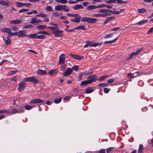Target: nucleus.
Masks as SVG:
<instances>
[{"mask_svg": "<svg viewBox=\"0 0 153 153\" xmlns=\"http://www.w3.org/2000/svg\"><path fill=\"white\" fill-rule=\"evenodd\" d=\"M23 80L25 82H32L34 83H39L40 82V81L35 76H32L24 78Z\"/></svg>", "mask_w": 153, "mask_h": 153, "instance_id": "nucleus-1", "label": "nucleus"}, {"mask_svg": "<svg viewBox=\"0 0 153 153\" xmlns=\"http://www.w3.org/2000/svg\"><path fill=\"white\" fill-rule=\"evenodd\" d=\"M101 45L102 44L101 43H94L90 42L89 41H86V44L84 46V47L86 48L89 46L96 47L97 46H101Z\"/></svg>", "mask_w": 153, "mask_h": 153, "instance_id": "nucleus-2", "label": "nucleus"}, {"mask_svg": "<svg viewBox=\"0 0 153 153\" xmlns=\"http://www.w3.org/2000/svg\"><path fill=\"white\" fill-rule=\"evenodd\" d=\"M83 22H87L90 23H94L97 20V19L95 18H91L87 17L82 18L81 20Z\"/></svg>", "mask_w": 153, "mask_h": 153, "instance_id": "nucleus-3", "label": "nucleus"}, {"mask_svg": "<svg viewBox=\"0 0 153 153\" xmlns=\"http://www.w3.org/2000/svg\"><path fill=\"white\" fill-rule=\"evenodd\" d=\"M26 83L22 80L19 84L18 90L20 91H23L26 87Z\"/></svg>", "mask_w": 153, "mask_h": 153, "instance_id": "nucleus-4", "label": "nucleus"}, {"mask_svg": "<svg viewBox=\"0 0 153 153\" xmlns=\"http://www.w3.org/2000/svg\"><path fill=\"white\" fill-rule=\"evenodd\" d=\"M41 22H42V20L38 19L36 17H34L31 19L30 23L31 24L36 25L38 23Z\"/></svg>", "mask_w": 153, "mask_h": 153, "instance_id": "nucleus-5", "label": "nucleus"}, {"mask_svg": "<svg viewBox=\"0 0 153 153\" xmlns=\"http://www.w3.org/2000/svg\"><path fill=\"white\" fill-rule=\"evenodd\" d=\"M87 79L90 81V82L91 83L93 82L97 81V77L96 75L92 74L88 76Z\"/></svg>", "mask_w": 153, "mask_h": 153, "instance_id": "nucleus-6", "label": "nucleus"}, {"mask_svg": "<svg viewBox=\"0 0 153 153\" xmlns=\"http://www.w3.org/2000/svg\"><path fill=\"white\" fill-rule=\"evenodd\" d=\"M27 33L26 30H19L17 32V36L19 37L26 36L28 37V35H26Z\"/></svg>", "mask_w": 153, "mask_h": 153, "instance_id": "nucleus-7", "label": "nucleus"}, {"mask_svg": "<svg viewBox=\"0 0 153 153\" xmlns=\"http://www.w3.org/2000/svg\"><path fill=\"white\" fill-rule=\"evenodd\" d=\"M65 57L64 54H61L59 56V64H61L65 63Z\"/></svg>", "mask_w": 153, "mask_h": 153, "instance_id": "nucleus-8", "label": "nucleus"}, {"mask_svg": "<svg viewBox=\"0 0 153 153\" xmlns=\"http://www.w3.org/2000/svg\"><path fill=\"white\" fill-rule=\"evenodd\" d=\"M43 100L39 99H35L32 100L30 102V104L40 103L43 102Z\"/></svg>", "mask_w": 153, "mask_h": 153, "instance_id": "nucleus-9", "label": "nucleus"}, {"mask_svg": "<svg viewBox=\"0 0 153 153\" xmlns=\"http://www.w3.org/2000/svg\"><path fill=\"white\" fill-rule=\"evenodd\" d=\"M142 50V49H138L136 52H133L130 54L129 56L127 58V60H128L129 59H130L132 58L134 56H136Z\"/></svg>", "mask_w": 153, "mask_h": 153, "instance_id": "nucleus-10", "label": "nucleus"}, {"mask_svg": "<svg viewBox=\"0 0 153 153\" xmlns=\"http://www.w3.org/2000/svg\"><path fill=\"white\" fill-rule=\"evenodd\" d=\"M69 55L74 59L77 60H80L84 59L83 57L81 56L76 55L72 53L69 54Z\"/></svg>", "mask_w": 153, "mask_h": 153, "instance_id": "nucleus-11", "label": "nucleus"}, {"mask_svg": "<svg viewBox=\"0 0 153 153\" xmlns=\"http://www.w3.org/2000/svg\"><path fill=\"white\" fill-rule=\"evenodd\" d=\"M72 73V68H68L67 70L63 74V75L65 76H67Z\"/></svg>", "mask_w": 153, "mask_h": 153, "instance_id": "nucleus-12", "label": "nucleus"}, {"mask_svg": "<svg viewBox=\"0 0 153 153\" xmlns=\"http://www.w3.org/2000/svg\"><path fill=\"white\" fill-rule=\"evenodd\" d=\"M0 31L3 33H8V35L10 32H11V30L9 28H3L0 29Z\"/></svg>", "mask_w": 153, "mask_h": 153, "instance_id": "nucleus-13", "label": "nucleus"}, {"mask_svg": "<svg viewBox=\"0 0 153 153\" xmlns=\"http://www.w3.org/2000/svg\"><path fill=\"white\" fill-rule=\"evenodd\" d=\"M63 32V31L61 30H58L55 31L53 33L55 37H61L62 35V33Z\"/></svg>", "mask_w": 153, "mask_h": 153, "instance_id": "nucleus-14", "label": "nucleus"}, {"mask_svg": "<svg viewBox=\"0 0 153 153\" xmlns=\"http://www.w3.org/2000/svg\"><path fill=\"white\" fill-rule=\"evenodd\" d=\"M23 21L20 19L13 20L10 21V24H17L22 23Z\"/></svg>", "mask_w": 153, "mask_h": 153, "instance_id": "nucleus-15", "label": "nucleus"}, {"mask_svg": "<svg viewBox=\"0 0 153 153\" xmlns=\"http://www.w3.org/2000/svg\"><path fill=\"white\" fill-rule=\"evenodd\" d=\"M0 4L4 6H9L11 5V2L10 1L6 2L4 0H0Z\"/></svg>", "mask_w": 153, "mask_h": 153, "instance_id": "nucleus-16", "label": "nucleus"}, {"mask_svg": "<svg viewBox=\"0 0 153 153\" xmlns=\"http://www.w3.org/2000/svg\"><path fill=\"white\" fill-rule=\"evenodd\" d=\"M83 8L82 5L81 4H77L72 7V8L74 10H77L79 9H82Z\"/></svg>", "mask_w": 153, "mask_h": 153, "instance_id": "nucleus-17", "label": "nucleus"}, {"mask_svg": "<svg viewBox=\"0 0 153 153\" xmlns=\"http://www.w3.org/2000/svg\"><path fill=\"white\" fill-rule=\"evenodd\" d=\"M57 72L58 71L56 69H52L50 70L48 73L51 76H53L56 74Z\"/></svg>", "mask_w": 153, "mask_h": 153, "instance_id": "nucleus-18", "label": "nucleus"}, {"mask_svg": "<svg viewBox=\"0 0 153 153\" xmlns=\"http://www.w3.org/2000/svg\"><path fill=\"white\" fill-rule=\"evenodd\" d=\"M64 5H59L56 6L55 7V10L56 11H61L63 10Z\"/></svg>", "mask_w": 153, "mask_h": 153, "instance_id": "nucleus-19", "label": "nucleus"}, {"mask_svg": "<svg viewBox=\"0 0 153 153\" xmlns=\"http://www.w3.org/2000/svg\"><path fill=\"white\" fill-rule=\"evenodd\" d=\"M37 74L40 75H45L47 74V71L45 70L39 69L37 71Z\"/></svg>", "mask_w": 153, "mask_h": 153, "instance_id": "nucleus-20", "label": "nucleus"}, {"mask_svg": "<svg viewBox=\"0 0 153 153\" xmlns=\"http://www.w3.org/2000/svg\"><path fill=\"white\" fill-rule=\"evenodd\" d=\"M96 9H97L96 5H89L86 8L87 10H92Z\"/></svg>", "mask_w": 153, "mask_h": 153, "instance_id": "nucleus-21", "label": "nucleus"}, {"mask_svg": "<svg viewBox=\"0 0 153 153\" xmlns=\"http://www.w3.org/2000/svg\"><path fill=\"white\" fill-rule=\"evenodd\" d=\"M80 16H78V17L77 18H75L74 19H71V21L72 22L79 23L80 21Z\"/></svg>", "mask_w": 153, "mask_h": 153, "instance_id": "nucleus-22", "label": "nucleus"}, {"mask_svg": "<svg viewBox=\"0 0 153 153\" xmlns=\"http://www.w3.org/2000/svg\"><path fill=\"white\" fill-rule=\"evenodd\" d=\"M94 91V90L91 88L90 87H88L85 89V93L86 94H89L92 93Z\"/></svg>", "mask_w": 153, "mask_h": 153, "instance_id": "nucleus-23", "label": "nucleus"}, {"mask_svg": "<svg viewBox=\"0 0 153 153\" xmlns=\"http://www.w3.org/2000/svg\"><path fill=\"white\" fill-rule=\"evenodd\" d=\"M98 12L100 13L106 14V13L108 12L110 13V10H109L108 9H102L99 10Z\"/></svg>", "mask_w": 153, "mask_h": 153, "instance_id": "nucleus-24", "label": "nucleus"}, {"mask_svg": "<svg viewBox=\"0 0 153 153\" xmlns=\"http://www.w3.org/2000/svg\"><path fill=\"white\" fill-rule=\"evenodd\" d=\"M115 17L113 16L110 17L108 18L104 22V24L105 25L107 24L108 22H109L111 20H112L114 19Z\"/></svg>", "mask_w": 153, "mask_h": 153, "instance_id": "nucleus-25", "label": "nucleus"}, {"mask_svg": "<svg viewBox=\"0 0 153 153\" xmlns=\"http://www.w3.org/2000/svg\"><path fill=\"white\" fill-rule=\"evenodd\" d=\"M42 12L41 13L38 14L36 15V17H41L42 18H47L48 15L45 14H42Z\"/></svg>", "mask_w": 153, "mask_h": 153, "instance_id": "nucleus-26", "label": "nucleus"}, {"mask_svg": "<svg viewBox=\"0 0 153 153\" xmlns=\"http://www.w3.org/2000/svg\"><path fill=\"white\" fill-rule=\"evenodd\" d=\"M15 4L17 7H21L24 6V3L20 2H16Z\"/></svg>", "mask_w": 153, "mask_h": 153, "instance_id": "nucleus-27", "label": "nucleus"}, {"mask_svg": "<svg viewBox=\"0 0 153 153\" xmlns=\"http://www.w3.org/2000/svg\"><path fill=\"white\" fill-rule=\"evenodd\" d=\"M89 81H90L88 79V80L82 81L81 82V84H80V85H86L88 84L91 83Z\"/></svg>", "mask_w": 153, "mask_h": 153, "instance_id": "nucleus-28", "label": "nucleus"}, {"mask_svg": "<svg viewBox=\"0 0 153 153\" xmlns=\"http://www.w3.org/2000/svg\"><path fill=\"white\" fill-rule=\"evenodd\" d=\"M37 33L30 34L29 35H28V37L31 38L37 39Z\"/></svg>", "mask_w": 153, "mask_h": 153, "instance_id": "nucleus-29", "label": "nucleus"}, {"mask_svg": "<svg viewBox=\"0 0 153 153\" xmlns=\"http://www.w3.org/2000/svg\"><path fill=\"white\" fill-rule=\"evenodd\" d=\"M85 26L84 25H79L75 28V30H85Z\"/></svg>", "mask_w": 153, "mask_h": 153, "instance_id": "nucleus-30", "label": "nucleus"}, {"mask_svg": "<svg viewBox=\"0 0 153 153\" xmlns=\"http://www.w3.org/2000/svg\"><path fill=\"white\" fill-rule=\"evenodd\" d=\"M45 10L46 11L48 12H53V10L52 7L50 6H47L46 7Z\"/></svg>", "mask_w": 153, "mask_h": 153, "instance_id": "nucleus-31", "label": "nucleus"}, {"mask_svg": "<svg viewBox=\"0 0 153 153\" xmlns=\"http://www.w3.org/2000/svg\"><path fill=\"white\" fill-rule=\"evenodd\" d=\"M55 2L63 4H66L68 2L67 0H56Z\"/></svg>", "mask_w": 153, "mask_h": 153, "instance_id": "nucleus-32", "label": "nucleus"}, {"mask_svg": "<svg viewBox=\"0 0 153 153\" xmlns=\"http://www.w3.org/2000/svg\"><path fill=\"white\" fill-rule=\"evenodd\" d=\"M108 76V75H105L102 76H101L99 77L98 80L99 81L101 82L103 80L105 79Z\"/></svg>", "mask_w": 153, "mask_h": 153, "instance_id": "nucleus-33", "label": "nucleus"}, {"mask_svg": "<svg viewBox=\"0 0 153 153\" xmlns=\"http://www.w3.org/2000/svg\"><path fill=\"white\" fill-rule=\"evenodd\" d=\"M143 150V147L142 144H140L139 146L138 152L139 153H142Z\"/></svg>", "mask_w": 153, "mask_h": 153, "instance_id": "nucleus-34", "label": "nucleus"}, {"mask_svg": "<svg viewBox=\"0 0 153 153\" xmlns=\"http://www.w3.org/2000/svg\"><path fill=\"white\" fill-rule=\"evenodd\" d=\"M33 27V26L31 25H26L23 26L22 29H29Z\"/></svg>", "mask_w": 153, "mask_h": 153, "instance_id": "nucleus-35", "label": "nucleus"}, {"mask_svg": "<svg viewBox=\"0 0 153 153\" xmlns=\"http://www.w3.org/2000/svg\"><path fill=\"white\" fill-rule=\"evenodd\" d=\"M118 37H117L114 39V40H111V41H106L105 42L104 44H111V43H113L114 42H115L117 39Z\"/></svg>", "mask_w": 153, "mask_h": 153, "instance_id": "nucleus-36", "label": "nucleus"}, {"mask_svg": "<svg viewBox=\"0 0 153 153\" xmlns=\"http://www.w3.org/2000/svg\"><path fill=\"white\" fill-rule=\"evenodd\" d=\"M146 9L144 8L139 9L138 10V12L139 13H144L146 12Z\"/></svg>", "mask_w": 153, "mask_h": 153, "instance_id": "nucleus-37", "label": "nucleus"}, {"mask_svg": "<svg viewBox=\"0 0 153 153\" xmlns=\"http://www.w3.org/2000/svg\"><path fill=\"white\" fill-rule=\"evenodd\" d=\"M47 26L46 25H39L36 27V28L39 30H43L44 28Z\"/></svg>", "mask_w": 153, "mask_h": 153, "instance_id": "nucleus-38", "label": "nucleus"}, {"mask_svg": "<svg viewBox=\"0 0 153 153\" xmlns=\"http://www.w3.org/2000/svg\"><path fill=\"white\" fill-rule=\"evenodd\" d=\"M3 39L5 40V43L7 45H9L11 43V41L8 37H7V40H6L4 38H3Z\"/></svg>", "mask_w": 153, "mask_h": 153, "instance_id": "nucleus-39", "label": "nucleus"}, {"mask_svg": "<svg viewBox=\"0 0 153 153\" xmlns=\"http://www.w3.org/2000/svg\"><path fill=\"white\" fill-rule=\"evenodd\" d=\"M106 4H102L96 6V8H101L106 7Z\"/></svg>", "mask_w": 153, "mask_h": 153, "instance_id": "nucleus-40", "label": "nucleus"}, {"mask_svg": "<svg viewBox=\"0 0 153 153\" xmlns=\"http://www.w3.org/2000/svg\"><path fill=\"white\" fill-rule=\"evenodd\" d=\"M10 112V111L7 110L3 109L0 110V114L3 113H9Z\"/></svg>", "mask_w": 153, "mask_h": 153, "instance_id": "nucleus-41", "label": "nucleus"}, {"mask_svg": "<svg viewBox=\"0 0 153 153\" xmlns=\"http://www.w3.org/2000/svg\"><path fill=\"white\" fill-rule=\"evenodd\" d=\"M62 65L61 66V70L63 71H64L65 70V68L66 66V64L65 63L61 64Z\"/></svg>", "mask_w": 153, "mask_h": 153, "instance_id": "nucleus-42", "label": "nucleus"}, {"mask_svg": "<svg viewBox=\"0 0 153 153\" xmlns=\"http://www.w3.org/2000/svg\"><path fill=\"white\" fill-rule=\"evenodd\" d=\"M17 71V70L11 71L9 72L8 75L9 76L12 75L16 74Z\"/></svg>", "mask_w": 153, "mask_h": 153, "instance_id": "nucleus-43", "label": "nucleus"}, {"mask_svg": "<svg viewBox=\"0 0 153 153\" xmlns=\"http://www.w3.org/2000/svg\"><path fill=\"white\" fill-rule=\"evenodd\" d=\"M114 34L113 33L108 34L106 35L105 37V39H108L112 37L113 36Z\"/></svg>", "mask_w": 153, "mask_h": 153, "instance_id": "nucleus-44", "label": "nucleus"}, {"mask_svg": "<svg viewBox=\"0 0 153 153\" xmlns=\"http://www.w3.org/2000/svg\"><path fill=\"white\" fill-rule=\"evenodd\" d=\"M117 4H126L127 3L126 1H123L122 0H116Z\"/></svg>", "mask_w": 153, "mask_h": 153, "instance_id": "nucleus-45", "label": "nucleus"}, {"mask_svg": "<svg viewBox=\"0 0 153 153\" xmlns=\"http://www.w3.org/2000/svg\"><path fill=\"white\" fill-rule=\"evenodd\" d=\"M147 22V20H143L140 21L138 22V24L139 25H141L145 24Z\"/></svg>", "mask_w": 153, "mask_h": 153, "instance_id": "nucleus-46", "label": "nucleus"}, {"mask_svg": "<svg viewBox=\"0 0 153 153\" xmlns=\"http://www.w3.org/2000/svg\"><path fill=\"white\" fill-rule=\"evenodd\" d=\"M25 108L27 110H29L32 108L33 107L29 105H25Z\"/></svg>", "mask_w": 153, "mask_h": 153, "instance_id": "nucleus-47", "label": "nucleus"}, {"mask_svg": "<svg viewBox=\"0 0 153 153\" xmlns=\"http://www.w3.org/2000/svg\"><path fill=\"white\" fill-rule=\"evenodd\" d=\"M137 76V75L136 76H134V74H132L131 73H129V74H127V76L130 78H133L134 77H135Z\"/></svg>", "mask_w": 153, "mask_h": 153, "instance_id": "nucleus-48", "label": "nucleus"}, {"mask_svg": "<svg viewBox=\"0 0 153 153\" xmlns=\"http://www.w3.org/2000/svg\"><path fill=\"white\" fill-rule=\"evenodd\" d=\"M116 0H109L106 1V2L108 4H111L112 3H115Z\"/></svg>", "mask_w": 153, "mask_h": 153, "instance_id": "nucleus-49", "label": "nucleus"}, {"mask_svg": "<svg viewBox=\"0 0 153 153\" xmlns=\"http://www.w3.org/2000/svg\"><path fill=\"white\" fill-rule=\"evenodd\" d=\"M110 13L113 14L117 15L120 13H121V11H114L110 10Z\"/></svg>", "mask_w": 153, "mask_h": 153, "instance_id": "nucleus-50", "label": "nucleus"}, {"mask_svg": "<svg viewBox=\"0 0 153 153\" xmlns=\"http://www.w3.org/2000/svg\"><path fill=\"white\" fill-rule=\"evenodd\" d=\"M38 34H49L45 31H40L37 32Z\"/></svg>", "mask_w": 153, "mask_h": 153, "instance_id": "nucleus-51", "label": "nucleus"}, {"mask_svg": "<svg viewBox=\"0 0 153 153\" xmlns=\"http://www.w3.org/2000/svg\"><path fill=\"white\" fill-rule=\"evenodd\" d=\"M29 10L27 9H21L19 11V13H23L27 11H28Z\"/></svg>", "mask_w": 153, "mask_h": 153, "instance_id": "nucleus-52", "label": "nucleus"}, {"mask_svg": "<svg viewBox=\"0 0 153 153\" xmlns=\"http://www.w3.org/2000/svg\"><path fill=\"white\" fill-rule=\"evenodd\" d=\"M109 15H110L108 14H99V17H102L103 18H105L106 16Z\"/></svg>", "mask_w": 153, "mask_h": 153, "instance_id": "nucleus-53", "label": "nucleus"}, {"mask_svg": "<svg viewBox=\"0 0 153 153\" xmlns=\"http://www.w3.org/2000/svg\"><path fill=\"white\" fill-rule=\"evenodd\" d=\"M61 98H59L57 99H56L54 100V102L55 103H58L61 102Z\"/></svg>", "mask_w": 153, "mask_h": 153, "instance_id": "nucleus-54", "label": "nucleus"}, {"mask_svg": "<svg viewBox=\"0 0 153 153\" xmlns=\"http://www.w3.org/2000/svg\"><path fill=\"white\" fill-rule=\"evenodd\" d=\"M63 10H64L65 12H68L70 11L69 9H68L67 7L65 5H64Z\"/></svg>", "mask_w": 153, "mask_h": 153, "instance_id": "nucleus-55", "label": "nucleus"}, {"mask_svg": "<svg viewBox=\"0 0 153 153\" xmlns=\"http://www.w3.org/2000/svg\"><path fill=\"white\" fill-rule=\"evenodd\" d=\"M45 36L43 35H37V39H44L45 38Z\"/></svg>", "mask_w": 153, "mask_h": 153, "instance_id": "nucleus-56", "label": "nucleus"}, {"mask_svg": "<svg viewBox=\"0 0 153 153\" xmlns=\"http://www.w3.org/2000/svg\"><path fill=\"white\" fill-rule=\"evenodd\" d=\"M82 74L84 75H89L92 74L93 73L92 71H91L90 72H88L87 71H85L84 72H82Z\"/></svg>", "mask_w": 153, "mask_h": 153, "instance_id": "nucleus-57", "label": "nucleus"}, {"mask_svg": "<svg viewBox=\"0 0 153 153\" xmlns=\"http://www.w3.org/2000/svg\"><path fill=\"white\" fill-rule=\"evenodd\" d=\"M79 68L78 65H74L72 68V70H74L75 71H77L78 70Z\"/></svg>", "mask_w": 153, "mask_h": 153, "instance_id": "nucleus-58", "label": "nucleus"}, {"mask_svg": "<svg viewBox=\"0 0 153 153\" xmlns=\"http://www.w3.org/2000/svg\"><path fill=\"white\" fill-rule=\"evenodd\" d=\"M108 86V85L106 83H101L99 85V86L101 87L107 86Z\"/></svg>", "mask_w": 153, "mask_h": 153, "instance_id": "nucleus-59", "label": "nucleus"}, {"mask_svg": "<svg viewBox=\"0 0 153 153\" xmlns=\"http://www.w3.org/2000/svg\"><path fill=\"white\" fill-rule=\"evenodd\" d=\"M25 109L22 108H20V109H19V110H17V113H23L24 111H25Z\"/></svg>", "mask_w": 153, "mask_h": 153, "instance_id": "nucleus-60", "label": "nucleus"}, {"mask_svg": "<svg viewBox=\"0 0 153 153\" xmlns=\"http://www.w3.org/2000/svg\"><path fill=\"white\" fill-rule=\"evenodd\" d=\"M115 79L113 78H111L107 82L108 83H111Z\"/></svg>", "mask_w": 153, "mask_h": 153, "instance_id": "nucleus-61", "label": "nucleus"}, {"mask_svg": "<svg viewBox=\"0 0 153 153\" xmlns=\"http://www.w3.org/2000/svg\"><path fill=\"white\" fill-rule=\"evenodd\" d=\"M69 3L70 4H75L77 3V2L76 1H71V0H69L68 1Z\"/></svg>", "mask_w": 153, "mask_h": 153, "instance_id": "nucleus-62", "label": "nucleus"}, {"mask_svg": "<svg viewBox=\"0 0 153 153\" xmlns=\"http://www.w3.org/2000/svg\"><path fill=\"white\" fill-rule=\"evenodd\" d=\"M110 91V89H108L107 88H105L104 89V92L105 93H108Z\"/></svg>", "mask_w": 153, "mask_h": 153, "instance_id": "nucleus-63", "label": "nucleus"}, {"mask_svg": "<svg viewBox=\"0 0 153 153\" xmlns=\"http://www.w3.org/2000/svg\"><path fill=\"white\" fill-rule=\"evenodd\" d=\"M153 32V27L151 28L148 30L147 32V33L148 34H149L150 33H152Z\"/></svg>", "mask_w": 153, "mask_h": 153, "instance_id": "nucleus-64", "label": "nucleus"}]
</instances>
